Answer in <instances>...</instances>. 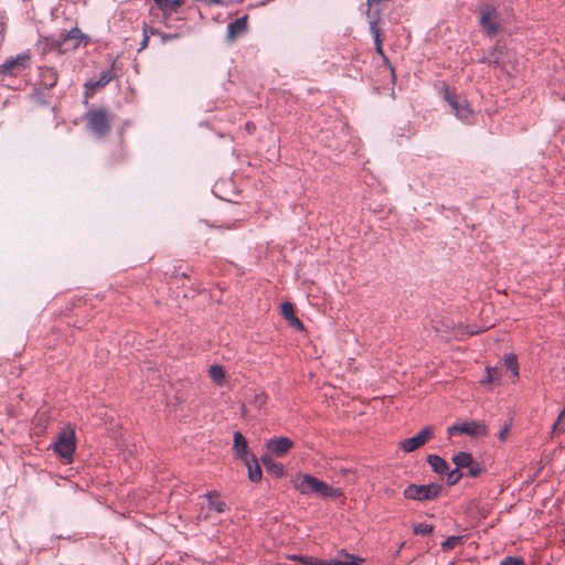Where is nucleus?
<instances>
[{"instance_id": "473e14b6", "label": "nucleus", "mask_w": 565, "mask_h": 565, "mask_svg": "<svg viewBox=\"0 0 565 565\" xmlns=\"http://www.w3.org/2000/svg\"><path fill=\"white\" fill-rule=\"evenodd\" d=\"M467 468H469L468 475L473 478L478 477L483 471L481 465L475 462V460L472 461L471 466H468Z\"/></svg>"}, {"instance_id": "cd10ccee", "label": "nucleus", "mask_w": 565, "mask_h": 565, "mask_svg": "<svg viewBox=\"0 0 565 565\" xmlns=\"http://www.w3.org/2000/svg\"><path fill=\"white\" fill-rule=\"evenodd\" d=\"M462 540L463 536H449L445 542H443L441 548L445 552L454 550L459 543L462 542Z\"/></svg>"}, {"instance_id": "9b49d317", "label": "nucleus", "mask_w": 565, "mask_h": 565, "mask_svg": "<svg viewBox=\"0 0 565 565\" xmlns=\"http://www.w3.org/2000/svg\"><path fill=\"white\" fill-rule=\"evenodd\" d=\"M433 436L434 429L431 427H425L417 435L402 440L398 445L403 451L412 452L424 446Z\"/></svg>"}, {"instance_id": "b1692460", "label": "nucleus", "mask_w": 565, "mask_h": 565, "mask_svg": "<svg viewBox=\"0 0 565 565\" xmlns=\"http://www.w3.org/2000/svg\"><path fill=\"white\" fill-rule=\"evenodd\" d=\"M504 365L512 372L514 379L519 377V363L514 354H509L504 359Z\"/></svg>"}, {"instance_id": "2eb2a0df", "label": "nucleus", "mask_w": 565, "mask_h": 565, "mask_svg": "<svg viewBox=\"0 0 565 565\" xmlns=\"http://www.w3.org/2000/svg\"><path fill=\"white\" fill-rule=\"evenodd\" d=\"M247 30V17L236 19L227 25V36L231 40H235L239 35L244 34Z\"/></svg>"}, {"instance_id": "6e6552de", "label": "nucleus", "mask_w": 565, "mask_h": 565, "mask_svg": "<svg viewBox=\"0 0 565 565\" xmlns=\"http://www.w3.org/2000/svg\"><path fill=\"white\" fill-rule=\"evenodd\" d=\"M441 487L436 483L417 486L409 484L404 490V497L411 500H433L438 497Z\"/></svg>"}, {"instance_id": "f257e3e1", "label": "nucleus", "mask_w": 565, "mask_h": 565, "mask_svg": "<svg viewBox=\"0 0 565 565\" xmlns=\"http://www.w3.org/2000/svg\"><path fill=\"white\" fill-rule=\"evenodd\" d=\"M294 488L303 495L316 494L320 498H338L342 495L340 489L329 486L327 482L309 473H299L292 479Z\"/></svg>"}, {"instance_id": "c9c22d12", "label": "nucleus", "mask_w": 565, "mask_h": 565, "mask_svg": "<svg viewBox=\"0 0 565 565\" xmlns=\"http://www.w3.org/2000/svg\"><path fill=\"white\" fill-rule=\"evenodd\" d=\"M85 87L89 90H92V93H94L95 90L99 89V88H103L102 86L97 85V81H89L85 84Z\"/></svg>"}, {"instance_id": "393cba45", "label": "nucleus", "mask_w": 565, "mask_h": 565, "mask_svg": "<svg viewBox=\"0 0 565 565\" xmlns=\"http://www.w3.org/2000/svg\"><path fill=\"white\" fill-rule=\"evenodd\" d=\"M210 377L218 385H221L225 379V372L220 365H212L209 370Z\"/></svg>"}, {"instance_id": "58836bf2", "label": "nucleus", "mask_w": 565, "mask_h": 565, "mask_svg": "<svg viewBox=\"0 0 565 565\" xmlns=\"http://www.w3.org/2000/svg\"><path fill=\"white\" fill-rule=\"evenodd\" d=\"M181 3H182L181 0H173V1L170 0L169 8H172V7L178 8L181 6Z\"/></svg>"}, {"instance_id": "20e7f679", "label": "nucleus", "mask_w": 565, "mask_h": 565, "mask_svg": "<svg viewBox=\"0 0 565 565\" xmlns=\"http://www.w3.org/2000/svg\"><path fill=\"white\" fill-rule=\"evenodd\" d=\"M479 23L481 26V30L484 34L488 36H494L500 31V22H499V11L498 9L490 4L484 3L479 9Z\"/></svg>"}, {"instance_id": "f8f14e48", "label": "nucleus", "mask_w": 565, "mask_h": 565, "mask_svg": "<svg viewBox=\"0 0 565 565\" xmlns=\"http://www.w3.org/2000/svg\"><path fill=\"white\" fill-rule=\"evenodd\" d=\"M294 447V441L288 437H275L266 443L268 451L276 457H284Z\"/></svg>"}, {"instance_id": "4468645a", "label": "nucleus", "mask_w": 565, "mask_h": 565, "mask_svg": "<svg viewBox=\"0 0 565 565\" xmlns=\"http://www.w3.org/2000/svg\"><path fill=\"white\" fill-rule=\"evenodd\" d=\"M233 449L235 451V456L242 460L249 459L248 457V445L246 438L239 433L236 431L234 434V445Z\"/></svg>"}, {"instance_id": "72a5a7b5", "label": "nucleus", "mask_w": 565, "mask_h": 565, "mask_svg": "<svg viewBox=\"0 0 565 565\" xmlns=\"http://www.w3.org/2000/svg\"><path fill=\"white\" fill-rule=\"evenodd\" d=\"M142 31H143V39H142V42H141V45L139 49L140 51L145 50L149 43V34H148V25L147 24H143Z\"/></svg>"}, {"instance_id": "ddd939ff", "label": "nucleus", "mask_w": 565, "mask_h": 565, "mask_svg": "<svg viewBox=\"0 0 565 565\" xmlns=\"http://www.w3.org/2000/svg\"><path fill=\"white\" fill-rule=\"evenodd\" d=\"M281 316L288 321L290 327L303 330V323L296 317L295 307L291 302L281 305Z\"/></svg>"}, {"instance_id": "f704fd0d", "label": "nucleus", "mask_w": 565, "mask_h": 565, "mask_svg": "<svg viewBox=\"0 0 565 565\" xmlns=\"http://www.w3.org/2000/svg\"><path fill=\"white\" fill-rule=\"evenodd\" d=\"M509 430H510V426H509V425H504V426L502 427V429L499 431L498 437H499V439H500L501 441H504V440L507 439L508 434H509Z\"/></svg>"}, {"instance_id": "a878e982", "label": "nucleus", "mask_w": 565, "mask_h": 565, "mask_svg": "<svg viewBox=\"0 0 565 565\" xmlns=\"http://www.w3.org/2000/svg\"><path fill=\"white\" fill-rule=\"evenodd\" d=\"M295 559H298L303 565H332V559L323 561V559H319V558H315V557H310V556H296Z\"/></svg>"}, {"instance_id": "0eeeda50", "label": "nucleus", "mask_w": 565, "mask_h": 565, "mask_svg": "<svg viewBox=\"0 0 565 565\" xmlns=\"http://www.w3.org/2000/svg\"><path fill=\"white\" fill-rule=\"evenodd\" d=\"M450 436L462 434L470 437H486L489 434L487 424L483 420L462 422L448 427L447 429Z\"/></svg>"}, {"instance_id": "37998d69", "label": "nucleus", "mask_w": 565, "mask_h": 565, "mask_svg": "<svg viewBox=\"0 0 565 565\" xmlns=\"http://www.w3.org/2000/svg\"><path fill=\"white\" fill-rule=\"evenodd\" d=\"M493 63L499 64V60H498V58H494V60H493Z\"/></svg>"}, {"instance_id": "6ab92c4d", "label": "nucleus", "mask_w": 565, "mask_h": 565, "mask_svg": "<svg viewBox=\"0 0 565 565\" xmlns=\"http://www.w3.org/2000/svg\"><path fill=\"white\" fill-rule=\"evenodd\" d=\"M244 462L248 469L249 480L253 482L260 481L263 473H262V469H260L259 465L257 463L256 459L255 458H253L252 460L246 459Z\"/></svg>"}, {"instance_id": "79ce46f5", "label": "nucleus", "mask_w": 565, "mask_h": 565, "mask_svg": "<svg viewBox=\"0 0 565 565\" xmlns=\"http://www.w3.org/2000/svg\"><path fill=\"white\" fill-rule=\"evenodd\" d=\"M246 129H247V130H249V131H252V130H254V129H255V125H254V124H250V122H247V124H246Z\"/></svg>"}, {"instance_id": "f03ea898", "label": "nucleus", "mask_w": 565, "mask_h": 565, "mask_svg": "<svg viewBox=\"0 0 565 565\" xmlns=\"http://www.w3.org/2000/svg\"><path fill=\"white\" fill-rule=\"evenodd\" d=\"M113 119V114L105 107L92 108L84 115L86 128L96 138H104L110 132Z\"/></svg>"}, {"instance_id": "4c0bfd02", "label": "nucleus", "mask_w": 565, "mask_h": 565, "mask_svg": "<svg viewBox=\"0 0 565 565\" xmlns=\"http://www.w3.org/2000/svg\"><path fill=\"white\" fill-rule=\"evenodd\" d=\"M383 0H366V3H367V7H376V6H380V3Z\"/></svg>"}, {"instance_id": "412c9836", "label": "nucleus", "mask_w": 565, "mask_h": 565, "mask_svg": "<svg viewBox=\"0 0 565 565\" xmlns=\"http://www.w3.org/2000/svg\"><path fill=\"white\" fill-rule=\"evenodd\" d=\"M452 461L456 465V467L458 469H460V468H467L468 466H471L473 458H472L471 454L460 451L452 457Z\"/></svg>"}, {"instance_id": "a19ab883", "label": "nucleus", "mask_w": 565, "mask_h": 565, "mask_svg": "<svg viewBox=\"0 0 565 565\" xmlns=\"http://www.w3.org/2000/svg\"><path fill=\"white\" fill-rule=\"evenodd\" d=\"M160 35L162 38V42H166V41H168V40H170L172 38H175V35H166V34H162V33Z\"/></svg>"}, {"instance_id": "4be33fe9", "label": "nucleus", "mask_w": 565, "mask_h": 565, "mask_svg": "<svg viewBox=\"0 0 565 565\" xmlns=\"http://www.w3.org/2000/svg\"><path fill=\"white\" fill-rule=\"evenodd\" d=\"M487 376L481 380V384H500L501 381V372L498 367L486 369Z\"/></svg>"}, {"instance_id": "aec40b11", "label": "nucleus", "mask_w": 565, "mask_h": 565, "mask_svg": "<svg viewBox=\"0 0 565 565\" xmlns=\"http://www.w3.org/2000/svg\"><path fill=\"white\" fill-rule=\"evenodd\" d=\"M427 461L437 473H445L449 468L447 461L437 455H429Z\"/></svg>"}, {"instance_id": "a211bd4d", "label": "nucleus", "mask_w": 565, "mask_h": 565, "mask_svg": "<svg viewBox=\"0 0 565 565\" xmlns=\"http://www.w3.org/2000/svg\"><path fill=\"white\" fill-rule=\"evenodd\" d=\"M340 556L342 558L332 559V565H363L365 562L364 558L344 553L343 551L340 553Z\"/></svg>"}, {"instance_id": "e433bc0d", "label": "nucleus", "mask_w": 565, "mask_h": 565, "mask_svg": "<svg viewBox=\"0 0 565 565\" xmlns=\"http://www.w3.org/2000/svg\"><path fill=\"white\" fill-rule=\"evenodd\" d=\"M158 7L162 10L169 9L170 0H154Z\"/></svg>"}, {"instance_id": "7ed1b4c3", "label": "nucleus", "mask_w": 565, "mask_h": 565, "mask_svg": "<svg viewBox=\"0 0 565 565\" xmlns=\"http://www.w3.org/2000/svg\"><path fill=\"white\" fill-rule=\"evenodd\" d=\"M366 17L369 21V30L374 40L375 51L382 57L384 63L388 64V58L383 50V31L379 25L381 21V8L379 6L367 7Z\"/></svg>"}, {"instance_id": "5701e85b", "label": "nucleus", "mask_w": 565, "mask_h": 565, "mask_svg": "<svg viewBox=\"0 0 565 565\" xmlns=\"http://www.w3.org/2000/svg\"><path fill=\"white\" fill-rule=\"evenodd\" d=\"M206 498L209 500V505L211 509H214L216 512L222 513L226 504L224 501H222L216 492H210L206 494Z\"/></svg>"}, {"instance_id": "dca6fc26", "label": "nucleus", "mask_w": 565, "mask_h": 565, "mask_svg": "<svg viewBox=\"0 0 565 565\" xmlns=\"http://www.w3.org/2000/svg\"><path fill=\"white\" fill-rule=\"evenodd\" d=\"M262 463L269 473H271L276 477H284L286 475V469H285L284 465L280 462H276L268 455L262 457Z\"/></svg>"}, {"instance_id": "1a4fd4ad", "label": "nucleus", "mask_w": 565, "mask_h": 565, "mask_svg": "<svg viewBox=\"0 0 565 565\" xmlns=\"http://www.w3.org/2000/svg\"><path fill=\"white\" fill-rule=\"evenodd\" d=\"M444 97L458 119L468 121L472 117V109L467 99L452 94L448 88L444 89Z\"/></svg>"}, {"instance_id": "2f4dec72", "label": "nucleus", "mask_w": 565, "mask_h": 565, "mask_svg": "<svg viewBox=\"0 0 565 565\" xmlns=\"http://www.w3.org/2000/svg\"><path fill=\"white\" fill-rule=\"evenodd\" d=\"M113 79V72L111 71H105L99 75V78L97 79V85L104 87L106 86L110 81Z\"/></svg>"}, {"instance_id": "39448f33", "label": "nucleus", "mask_w": 565, "mask_h": 565, "mask_svg": "<svg viewBox=\"0 0 565 565\" xmlns=\"http://www.w3.org/2000/svg\"><path fill=\"white\" fill-rule=\"evenodd\" d=\"M84 35L78 28H73L66 33H61L58 36L52 39L51 46L58 51V53H67L76 50L82 43Z\"/></svg>"}, {"instance_id": "f3484780", "label": "nucleus", "mask_w": 565, "mask_h": 565, "mask_svg": "<svg viewBox=\"0 0 565 565\" xmlns=\"http://www.w3.org/2000/svg\"><path fill=\"white\" fill-rule=\"evenodd\" d=\"M41 84L53 88L57 83V72L53 67H42L40 71Z\"/></svg>"}, {"instance_id": "423d86ee", "label": "nucleus", "mask_w": 565, "mask_h": 565, "mask_svg": "<svg viewBox=\"0 0 565 565\" xmlns=\"http://www.w3.org/2000/svg\"><path fill=\"white\" fill-rule=\"evenodd\" d=\"M76 448L75 431L72 427H65L58 434L57 440L54 445V450L57 455L71 462Z\"/></svg>"}, {"instance_id": "bb28decb", "label": "nucleus", "mask_w": 565, "mask_h": 565, "mask_svg": "<svg viewBox=\"0 0 565 565\" xmlns=\"http://www.w3.org/2000/svg\"><path fill=\"white\" fill-rule=\"evenodd\" d=\"M267 402V396L263 391H254L253 398L249 401L256 408H262Z\"/></svg>"}, {"instance_id": "c756f323", "label": "nucleus", "mask_w": 565, "mask_h": 565, "mask_svg": "<svg viewBox=\"0 0 565 565\" xmlns=\"http://www.w3.org/2000/svg\"><path fill=\"white\" fill-rule=\"evenodd\" d=\"M462 477V473L458 468L451 470L447 476V483L450 486L456 484Z\"/></svg>"}, {"instance_id": "c85d7f7f", "label": "nucleus", "mask_w": 565, "mask_h": 565, "mask_svg": "<svg viewBox=\"0 0 565 565\" xmlns=\"http://www.w3.org/2000/svg\"><path fill=\"white\" fill-rule=\"evenodd\" d=\"M434 531V526L427 523H418L414 526L413 532L416 535H428Z\"/></svg>"}, {"instance_id": "9d476101", "label": "nucleus", "mask_w": 565, "mask_h": 565, "mask_svg": "<svg viewBox=\"0 0 565 565\" xmlns=\"http://www.w3.org/2000/svg\"><path fill=\"white\" fill-rule=\"evenodd\" d=\"M30 55L22 53L0 65V74L18 76L29 66Z\"/></svg>"}, {"instance_id": "ea45409f", "label": "nucleus", "mask_w": 565, "mask_h": 565, "mask_svg": "<svg viewBox=\"0 0 565 565\" xmlns=\"http://www.w3.org/2000/svg\"><path fill=\"white\" fill-rule=\"evenodd\" d=\"M148 34L150 36V35H160L161 33L158 30L148 26Z\"/></svg>"}, {"instance_id": "7c9ffc66", "label": "nucleus", "mask_w": 565, "mask_h": 565, "mask_svg": "<svg viewBox=\"0 0 565 565\" xmlns=\"http://www.w3.org/2000/svg\"><path fill=\"white\" fill-rule=\"evenodd\" d=\"M500 565H525V563L521 557L507 556L500 562Z\"/></svg>"}]
</instances>
